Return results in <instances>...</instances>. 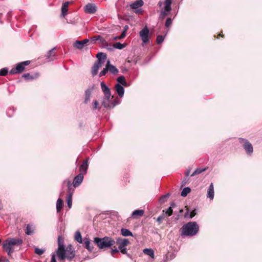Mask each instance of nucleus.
<instances>
[{
	"label": "nucleus",
	"mask_w": 262,
	"mask_h": 262,
	"mask_svg": "<svg viewBox=\"0 0 262 262\" xmlns=\"http://www.w3.org/2000/svg\"><path fill=\"white\" fill-rule=\"evenodd\" d=\"M23 243V240L21 238L9 237L3 242L2 247L8 255L11 257L15 251L20 249Z\"/></svg>",
	"instance_id": "f257e3e1"
},
{
	"label": "nucleus",
	"mask_w": 262,
	"mask_h": 262,
	"mask_svg": "<svg viewBox=\"0 0 262 262\" xmlns=\"http://www.w3.org/2000/svg\"><path fill=\"white\" fill-rule=\"evenodd\" d=\"M199 230V225L195 222H190L181 228V235L192 236L196 234Z\"/></svg>",
	"instance_id": "f03ea898"
},
{
	"label": "nucleus",
	"mask_w": 262,
	"mask_h": 262,
	"mask_svg": "<svg viewBox=\"0 0 262 262\" xmlns=\"http://www.w3.org/2000/svg\"><path fill=\"white\" fill-rule=\"evenodd\" d=\"M94 242L101 249L110 248L116 243V241L110 236H105L103 238L95 237Z\"/></svg>",
	"instance_id": "7ed1b4c3"
},
{
	"label": "nucleus",
	"mask_w": 262,
	"mask_h": 262,
	"mask_svg": "<svg viewBox=\"0 0 262 262\" xmlns=\"http://www.w3.org/2000/svg\"><path fill=\"white\" fill-rule=\"evenodd\" d=\"M96 57L98 60L95 62L91 70L93 76H95L98 73L99 69L102 67L106 59V55L104 53L99 52L97 54Z\"/></svg>",
	"instance_id": "20e7f679"
},
{
	"label": "nucleus",
	"mask_w": 262,
	"mask_h": 262,
	"mask_svg": "<svg viewBox=\"0 0 262 262\" xmlns=\"http://www.w3.org/2000/svg\"><path fill=\"white\" fill-rule=\"evenodd\" d=\"M58 248L56 251L57 256L60 260H64L67 258V252L65 249L64 241L61 235L58 236Z\"/></svg>",
	"instance_id": "39448f33"
},
{
	"label": "nucleus",
	"mask_w": 262,
	"mask_h": 262,
	"mask_svg": "<svg viewBox=\"0 0 262 262\" xmlns=\"http://www.w3.org/2000/svg\"><path fill=\"white\" fill-rule=\"evenodd\" d=\"M111 95L107 97L104 96V98L102 102V105L105 108H113L116 105L120 103V101L118 98H115L113 101L111 99Z\"/></svg>",
	"instance_id": "423d86ee"
},
{
	"label": "nucleus",
	"mask_w": 262,
	"mask_h": 262,
	"mask_svg": "<svg viewBox=\"0 0 262 262\" xmlns=\"http://www.w3.org/2000/svg\"><path fill=\"white\" fill-rule=\"evenodd\" d=\"M30 63L29 60H27L16 64L15 67L12 68L10 71V74H16L23 72L25 70V66H28Z\"/></svg>",
	"instance_id": "0eeeda50"
},
{
	"label": "nucleus",
	"mask_w": 262,
	"mask_h": 262,
	"mask_svg": "<svg viewBox=\"0 0 262 262\" xmlns=\"http://www.w3.org/2000/svg\"><path fill=\"white\" fill-rule=\"evenodd\" d=\"M239 142L243 144L244 148L248 154L251 155L253 153V146L247 140L241 138H239Z\"/></svg>",
	"instance_id": "6e6552de"
},
{
	"label": "nucleus",
	"mask_w": 262,
	"mask_h": 262,
	"mask_svg": "<svg viewBox=\"0 0 262 262\" xmlns=\"http://www.w3.org/2000/svg\"><path fill=\"white\" fill-rule=\"evenodd\" d=\"M149 31L146 26L140 31L139 35L144 44H146L148 42L149 40Z\"/></svg>",
	"instance_id": "1a4fd4ad"
},
{
	"label": "nucleus",
	"mask_w": 262,
	"mask_h": 262,
	"mask_svg": "<svg viewBox=\"0 0 262 262\" xmlns=\"http://www.w3.org/2000/svg\"><path fill=\"white\" fill-rule=\"evenodd\" d=\"M92 40L93 41L99 40V43L101 45V46L106 48L108 50L111 51L113 49L112 45L108 43L106 40H105L102 36L100 35L93 37Z\"/></svg>",
	"instance_id": "9d476101"
},
{
	"label": "nucleus",
	"mask_w": 262,
	"mask_h": 262,
	"mask_svg": "<svg viewBox=\"0 0 262 262\" xmlns=\"http://www.w3.org/2000/svg\"><path fill=\"white\" fill-rule=\"evenodd\" d=\"M68 194L67 198V204L68 207L70 208L72 207V195L73 190H72V185L70 181H68Z\"/></svg>",
	"instance_id": "9b49d317"
},
{
	"label": "nucleus",
	"mask_w": 262,
	"mask_h": 262,
	"mask_svg": "<svg viewBox=\"0 0 262 262\" xmlns=\"http://www.w3.org/2000/svg\"><path fill=\"white\" fill-rule=\"evenodd\" d=\"M144 4L142 0H137L134 3L130 4V7L132 9H135V12L136 13H139L142 12L141 9H138L139 8L142 7Z\"/></svg>",
	"instance_id": "f8f14e48"
},
{
	"label": "nucleus",
	"mask_w": 262,
	"mask_h": 262,
	"mask_svg": "<svg viewBox=\"0 0 262 262\" xmlns=\"http://www.w3.org/2000/svg\"><path fill=\"white\" fill-rule=\"evenodd\" d=\"M85 13L89 14H94L97 11V7L95 4L88 3L83 8Z\"/></svg>",
	"instance_id": "ddd939ff"
},
{
	"label": "nucleus",
	"mask_w": 262,
	"mask_h": 262,
	"mask_svg": "<svg viewBox=\"0 0 262 262\" xmlns=\"http://www.w3.org/2000/svg\"><path fill=\"white\" fill-rule=\"evenodd\" d=\"M116 243L119 245L118 249H121L126 248L125 247L129 244V241L126 238L121 239L120 238H118Z\"/></svg>",
	"instance_id": "4468645a"
},
{
	"label": "nucleus",
	"mask_w": 262,
	"mask_h": 262,
	"mask_svg": "<svg viewBox=\"0 0 262 262\" xmlns=\"http://www.w3.org/2000/svg\"><path fill=\"white\" fill-rule=\"evenodd\" d=\"M89 41L88 39H85L82 40H77L74 43L73 46L76 49H82Z\"/></svg>",
	"instance_id": "2eb2a0df"
},
{
	"label": "nucleus",
	"mask_w": 262,
	"mask_h": 262,
	"mask_svg": "<svg viewBox=\"0 0 262 262\" xmlns=\"http://www.w3.org/2000/svg\"><path fill=\"white\" fill-rule=\"evenodd\" d=\"M83 180V173H79L77 176H76L73 182V186L75 187H77L79 186Z\"/></svg>",
	"instance_id": "dca6fc26"
},
{
	"label": "nucleus",
	"mask_w": 262,
	"mask_h": 262,
	"mask_svg": "<svg viewBox=\"0 0 262 262\" xmlns=\"http://www.w3.org/2000/svg\"><path fill=\"white\" fill-rule=\"evenodd\" d=\"M67 252V258L71 260L75 256V251L72 249V246L69 245L66 249Z\"/></svg>",
	"instance_id": "f3484780"
},
{
	"label": "nucleus",
	"mask_w": 262,
	"mask_h": 262,
	"mask_svg": "<svg viewBox=\"0 0 262 262\" xmlns=\"http://www.w3.org/2000/svg\"><path fill=\"white\" fill-rule=\"evenodd\" d=\"M84 247L89 251L92 252L94 249V247L91 243L89 238H84L83 240Z\"/></svg>",
	"instance_id": "a211bd4d"
},
{
	"label": "nucleus",
	"mask_w": 262,
	"mask_h": 262,
	"mask_svg": "<svg viewBox=\"0 0 262 262\" xmlns=\"http://www.w3.org/2000/svg\"><path fill=\"white\" fill-rule=\"evenodd\" d=\"M100 86L102 89V92L104 93V95L106 96L107 97L108 96H111V91L110 88L104 83V82H100Z\"/></svg>",
	"instance_id": "6ab92c4d"
},
{
	"label": "nucleus",
	"mask_w": 262,
	"mask_h": 262,
	"mask_svg": "<svg viewBox=\"0 0 262 262\" xmlns=\"http://www.w3.org/2000/svg\"><path fill=\"white\" fill-rule=\"evenodd\" d=\"M88 168V160H86L82 162V164L79 167V170L80 171V173H83V175L85 174L87 172Z\"/></svg>",
	"instance_id": "aec40b11"
},
{
	"label": "nucleus",
	"mask_w": 262,
	"mask_h": 262,
	"mask_svg": "<svg viewBox=\"0 0 262 262\" xmlns=\"http://www.w3.org/2000/svg\"><path fill=\"white\" fill-rule=\"evenodd\" d=\"M214 192L213 184V183H211L207 190V198H208L211 200H213L214 198Z\"/></svg>",
	"instance_id": "412c9836"
},
{
	"label": "nucleus",
	"mask_w": 262,
	"mask_h": 262,
	"mask_svg": "<svg viewBox=\"0 0 262 262\" xmlns=\"http://www.w3.org/2000/svg\"><path fill=\"white\" fill-rule=\"evenodd\" d=\"M115 90L120 97L121 98L123 96L124 94V89L121 84L119 83L116 84L115 85Z\"/></svg>",
	"instance_id": "4be33fe9"
},
{
	"label": "nucleus",
	"mask_w": 262,
	"mask_h": 262,
	"mask_svg": "<svg viewBox=\"0 0 262 262\" xmlns=\"http://www.w3.org/2000/svg\"><path fill=\"white\" fill-rule=\"evenodd\" d=\"M71 3V2H66L63 3L61 7V16L62 17H64L67 15L68 11L69 5Z\"/></svg>",
	"instance_id": "5701e85b"
},
{
	"label": "nucleus",
	"mask_w": 262,
	"mask_h": 262,
	"mask_svg": "<svg viewBox=\"0 0 262 262\" xmlns=\"http://www.w3.org/2000/svg\"><path fill=\"white\" fill-rule=\"evenodd\" d=\"M106 64V66H108V71L111 73L113 74H116L118 73L119 71L117 68L113 64H110V61L109 60H107Z\"/></svg>",
	"instance_id": "b1692460"
},
{
	"label": "nucleus",
	"mask_w": 262,
	"mask_h": 262,
	"mask_svg": "<svg viewBox=\"0 0 262 262\" xmlns=\"http://www.w3.org/2000/svg\"><path fill=\"white\" fill-rule=\"evenodd\" d=\"M55 48H53L48 52L47 55V58L49 59L50 61H52L55 59Z\"/></svg>",
	"instance_id": "393cba45"
},
{
	"label": "nucleus",
	"mask_w": 262,
	"mask_h": 262,
	"mask_svg": "<svg viewBox=\"0 0 262 262\" xmlns=\"http://www.w3.org/2000/svg\"><path fill=\"white\" fill-rule=\"evenodd\" d=\"M34 227L32 225H27L25 233L27 235H32L34 233Z\"/></svg>",
	"instance_id": "a878e982"
},
{
	"label": "nucleus",
	"mask_w": 262,
	"mask_h": 262,
	"mask_svg": "<svg viewBox=\"0 0 262 262\" xmlns=\"http://www.w3.org/2000/svg\"><path fill=\"white\" fill-rule=\"evenodd\" d=\"M171 0H165L164 2V9L167 12H169L171 10Z\"/></svg>",
	"instance_id": "bb28decb"
},
{
	"label": "nucleus",
	"mask_w": 262,
	"mask_h": 262,
	"mask_svg": "<svg viewBox=\"0 0 262 262\" xmlns=\"http://www.w3.org/2000/svg\"><path fill=\"white\" fill-rule=\"evenodd\" d=\"M196 214V212L195 210H193L191 212H190L189 209H187V211L185 212L184 214V217L185 218H192L194 217Z\"/></svg>",
	"instance_id": "cd10ccee"
},
{
	"label": "nucleus",
	"mask_w": 262,
	"mask_h": 262,
	"mask_svg": "<svg viewBox=\"0 0 262 262\" xmlns=\"http://www.w3.org/2000/svg\"><path fill=\"white\" fill-rule=\"evenodd\" d=\"M121 234L124 236H133L132 232L129 231L128 229L126 228H122L121 229Z\"/></svg>",
	"instance_id": "c85d7f7f"
},
{
	"label": "nucleus",
	"mask_w": 262,
	"mask_h": 262,
	"mask_svg": "<svg viewBox=\"0 0 262 262\" xmlns=\"http://www.w3.org/2000/svg\"><path fill=\"white\" fill-rule=\"evenodd\" d=\"M143 253L148 256H149L151 258H154V251L151 249L146 248L143 250Z\"/></svg>",
	"instance_id": "c756f323"
},
{
	"label": "nucleus",
	"mask_w": 262,
	"mask_h": 262,
	"mask_svg": "<svg viewBox=\"0 0 262 262\" xmlns=\"http://www.w3.org/2000/svg\"><path fill=\"white\" fill-rule=\"evenodd\" d=\"M63 207V201L62 199L59 198L57 201L56 209L57 212H59L61 210Z\"/></svg>",
	"instance_id": "7c9ffc66"
},
{
	"label": "nucleus",
	"mask_w": 262,
	"mask_h": 262,
	"mask_svg": "<svg viewBox=\"0 0 262 262\" xmlns=\"http://www.w3.org/2000/svg\"><path fill=\"white\" fill-rule=\"evenodd\" d=\"M75 240L79 243H82V238L81 233L79 231H77L75 234Z\"/></svg>",
	"instance_id": "2f4dec72"
},
{
	"label": "nucleus",
	"mask_w": 262,
	"mask_h": 262,
	"mask_svg": "<svg viewBox=\"0 0 262 262\" xmlns=\"http://www.w3.org/2000/svg\"><path fill=\"white\" fill-rule=\"evenodd\" d=\"M144 214V210L141 209L135 210L132 213L133 216H142Z\"/></svg>",
	"instance_id": "473e14b6"
},
{
	"label": "nucleus",
	"mask_w": 262,
	"mask_h": 262,
	"mask_svg": "<svg viewBox=\"0 0 262 262\" xmlns=\"http://www.w3.org/2000/svg\"><path fill=\"white\" fill-rule=\"evenodd\" d=\"M117 80L119 84L120 83L124 86L127 85V82L125 80V77L123 76H121L118 77Z\"/></svg>",
	"instance_id": "72a5a7b5"
},
{
	"label": "nucleus",
	"mask_w": 262,
	"mask_h": 262,
	"mask_svg": "<svg viewBox=\"0 0 262 262\" xmlns=\"http://www.w3.org/2000/svg\"><path fill=\"white\" fill-rule=\"evenodd\" d=\"M91 95V91L90 90H87L85 92V100L84 103H87L90 100Z\"/></svg>",
	"instance_id": "f704fd0d"
},
{
	"label": "nucleus",
	"mask_w": 262,
	"mask_h": 262,
	"mask_svg": "<svg viewBox=\"0 0 262 262\" xmlns=\"http://www.w3.org/2000/svg\"><path fill=\"white\" fill-rule=\"evenodd\" d=\"M190 191L191 189L189 187H185L181 191V195L183 197H185L190 192Z\"/></svg>",
	"instance_id": "c9c22d12"
},
{
	"label": "nucleus",
	"mask_w": 262,
	"mask_h": 262,
	"mask_svg": "<svg viewBox=\"0 0 262 262\" xmlns=\"http://www.w3.org/2000/svg\"><path fill=\"white\" fill-rule=\"evenodd\" d=\"M206 169H207L206 168H197L191 174V177H193L195 175H196L198 174H200V173H202V172L205 171L206 170Z\"/></svg>",
	"instance_id": "e433bc0d"
},
{
	"label": "nucleus",
	"mask_w": 262,
	"mask_h": 262,
	"mask_svg": "<svg viewBox=\"0 0 262 262\" xmlns=\"http://www.w3.org/2000/svg\"><path fill=\"white\" fill-rule=\"evenodd\" d=\"M165 36L163 35H158L157 37V43L158 44H161L164 41Z\"/></svg>",
	"instance_id": "4c0bfd02"
},
{
	"label": "nucleus",
	"mask_w": 262,
	"mask_h": 262,
	"mask_svg": "<svg viewBox=\"0 0 262 262\" xmlns=\"http://www.w3.org/2000/svg\"><path fill=\"white\" fill-rule=\"evenodd\" d=\"M114 48L118 49H122L125 47V46L123 44L121 43L120 42H117L115 43L113 46Z\"/></svg>",
	"instance_id": "58836bf2"
},
{
	"label": "nucleus",
	"mask_w": 262,
	"mask_h": 262,
	"mask_svg": "<svg viewBox=\"0 0 262 262\" xmlns=\"http://www.w3.org/2000/svg\"><path fill=\"white\" fill-rule=\"evenodd\" d=\"M8 72V69L6 68H4L0 70V75L2 76H6Z\"/></svg>",
	"instance_id": "ea45409f"
},
{
	"label": "nucleus",
	"mask_w": 262,
	"mask_h": 262,
	"mask_svg": "<svg viewBox=\"0 0 262 262\" xmlns=\"http://www.w3.org/2000/svg\"><path fill=\"white\" fill-rule=\"evenodd\" d=\"M108 71V66H106V64L105 65V68H104L103 69L102 71H101L100 73H99V77H101L102 76H104L105 75L107 72Z\"/></svg>",
	"instance_id": "a19ab883"
},
{
	"label": "nucleus",
	"mask_w": 262,
	"mask_h": 262,
	"mask_svg": "<svg viewBox=\"0 0 262 262\" xmlns=\"http://www.w3.org/2000/svg\"><path fill=\"white\" fill-rule=\"evenodd\" d=\"M45 252V250L39 248H35V253L39 255H42Z\"/></svg>",
	"instance_id": "79ce46f5"
},
{
	"label": "nucleus",
	"mask_w": 262,
	"mask_h": 262,
	"mask_svg": "<svg viewBox=\"0 0 262 262\" xmlns=\"http://www.w3.org/2000/svg\"><path fill=\"white\" fill-rule=\"evenodd\" d=\"M169 12H167L165 10H162L160 13V17L162 19L164 18L166 15H168Z\"/></svg>",
	"instance_id": "37998d69"
},
{
	"label": "nucleus",
	"mask_w": 262,
	"mask_h": 262,
	"mask_svg": "<svg viewBox=\"0 0 262 262\" xmlns=\"http://www.w3.org/2000/svg\"><path fill=\"white\" fill-rule=\"evenodd\" d=\"M23 77L25 79H32L34 78L33 76H31L29 73H25L23 75Z\"/></svg>",
	"instance_id": "c03bdc74"
},
{
	"label": "nucleus",
	"mask_w": 262,
	"mask_h": 262,
	"mask_svg": "<svg viewBox=\"0 0 262 262\" xmlns=\"http://www.w3.org/2000/svg\"><path fill=\"white\" fill-rule=\"evenodd\" d=\"M172 24V19H171V18L169 17L168 18H167L166 20V22H165V26L166 27H169Z\"/></svg>",
	"instance_id": "a18cd8bd"
},
{
	"label": "nucleus",
	"mask_w": 262,
	"mask_h": 262,
	"mask_svg": "<svg viewBox=\"0 0 262 262\" xmlns=\"http://www.w3.org/2000/svg\"><path fill=\"white\" fill-rule=\"evenodd\" d=\"M165 213L168 215V216H170L172 214V209L171 208L169 207L166 211Z\"/></svg>",
	"instance_id": "49530a36"
},
{
	"label": "nucleus",
	"mask_w": 262,
	"mask_h": 262,
	"mask_svg": "<svg viewBox=\"0 0 262 262\" xmlns=\"http://www.w3.org/2000/svg\"><path fill=\"white\" fill-rule=\"evenodd\" d=\"M125 36H126V33L124 32H122V33H121V34L120 36H116V37H115V39H120L123 38Z\"/></svg>",
	"instance_id": "de8ad7c7"
},
{
	"label": "nucleus",
	"mask_w": 262,
	"mask_h": 262,
	"mask_svg": "<svg viewBox=\"0 0 262 262\" xmlns=\"http://www.w3.org/2000/svg\"><path fill=\"white\" fill-rule=\"evenodd\" d=\"M99 105V103L97 100H95L94 101V104L93 106V110H96L98 108Z\"/></svg>",
	"instance_id": "09e8293b"
},
{
	"label": "nucleus",
	"mask_w": 262,
	"mask_h": 262,
	"mask_svg": "<svg viewBox=\"0 0 262 262\" xmlns=\"http://www.w3.org/2000/svg\"><path fill=\"white\" fill-rule=\"evenodd\" d=\"M118 252H119V250L117 248L112 249V250L111 251V255L114 256V253H118Z\"/></svg>",
	"instance_id": "8fccbe9b"
},
{
	"label": "nucleus",
	"mask_w": 262,
	"mask_h": 262,
	"mask_svg": "<svg viewBox=\"0 0 262 262\" xmlns=\"http://www.w3.org/2000/svg\"><path fill=\"white\" fill-rule=\"evenodd\" d=\"M120 250V252L124 254H127L128 256H129V254H127V250L126 248H123L121 249H119Z\"/></svg>",
	"instance_id": "3c124183"
},
{
	"label": "nucleus",
	"mask_w": 262,
	"mask_h": 262,
	"mask_svg": "<svg viewBox=\"0 0 262 262\" xmlns=\"http://www.w3.org/2000/svg\"><path fill=\"white\" fill-rule=\"evenodd\" d=\"M0 262H10L9 259L4 257H1L0 258Z\"/></svg>",
	"instance_id": "603ef678"
},
{
	"label": "nucleus",
	"mask_w": 262,
	"mask_h": 262,
	"mask_svg": "<svg viewBox=\"0 0 262 262\" xmlns=\"http://www.w3.org/2000/svg\"><path fill=\"white\" fill-rule=\"evenodd\" d=\"M164 219V216L163 215H161V216H159L157 219V221L158 222H159V223H160Z\"/></svg>",
	"instance_id": "864d4df0"
},
{
	"label": "nucleus",
	"mask_w": 262,
	"mask_h": 262,
	"mask_svg": "<svg viewBox=\"0 0 262 262\" xmlns=\"http://www.w3.org/2000/svg\"><path fill=\"white\" fill-rule=\"evenodd\" d=\"M51 262H56V258H55V254H53L52 255Z\"/></svg>",
	"instance_id": "5fc2aeb1"
},
{
	"label": "nucleus",
	"mask_w": 262,
	"mask_h": 262,
	"mask_svg": "<svg viewBox=\"0 0 262 262\" xmlns=\"http://www.w3.org/2000/svg\"><path fill=\"white\" fill-rule=\"evenodd\" d=\"M169 194L168 193L167 194H165L161 197V200L164 201L165 200V199H166L167 198L169 197Z\"/></svg>",
	"instance_id": "6e6d98bb"
},
{
	"label": "nucleus",
	"mask_w": 262,
	"mask_h": 262,
	"mask_svg": "<svg viewBox=\"0 0 262 262\" xmlns=\"http://www.w3.org/2000/svg\"><path fill=\"white\" fill-rule=\"evenodd\" d=\"M169 194L168 193L167 194H165L161 197V200L164 201L165 200V199H166L167 198L169 197Z\"/></svg>",
	"instance_id": "4d7b16f0"
},
{
	"label": "nucleus",
	"mask_w": 262,
	"mask_h": 262,
	"mask_svg": "<svg viewBox=\"0 0 262 262\" xmlns=\"http://www.w3.org/2000/svg\"><path fill=\"white\" fill-rule=\"evenodd\" d=\"M169 194L168 193L167 194H165L161 197V200L164 201L165 200V199H166L167 198L169 197Z\"/></svg>",
	"instance_id": "13d9d810"
},
{
	"label": "nucleus",
	"mask_w": 262,
	"mask_h": 262,
	"mask_svg": "<svg viewBox=\"0 0 262 262\" xmlns=\"http://www.w3.org/2000/svg\"><path fill=\"white\" fill-rule=\"evenodd\" d=\"M176 206V205L174 203L172 202L170 206V208L172 209V208H174Z\"/></svg>",
	"instance_id": "bf43d9fd"
},
{
	"label": "nucleus",
	"mask_w": 262,
	"mask_h": 262,
	"mask_svg": "<svg viewBox=\"0 0 262 262\" xmlns=\"http://www.w3.org/2000/svg\"><path fill=\"white\" fill-rule=\"evenodd\" d=\"M128 26L126 25L124 27V30H123V32H124L125 33L127 31V30H128Z\"/></svg>",
	"instance_id": "052dcab7"
},
{
	"label": "nucleus",
	"mask_w": 262,
	"mask_h": 262,
	"mask_svg": "<svg viewBox=\"0 0 262 262\" xmlns=\"http://www.w3.org/2000/svg\"><path fill=\"white\" fill-rule=\"evenodd\" d=\"M190 172V169H188L187 170V171L185 173L186 177H188L189 175Z\"/></svg>",
	"instance_id": "680f3d73"
},
{
	"label": "nucleus",
	"mask_w": 262,
	"mask_h": 262,
	"mask_svg": "<svg viewBox=\"0 0 262 262\" xmlns=\"http://www.w3.org/2000/svg\"><path fill=\"white\" fill-rule=\"evenodd\" d=\"M183 212V209H181V210H180V213H182Z\"/></svg>",
	"instance_id": "e2e57ef3"
}]
</instances>
